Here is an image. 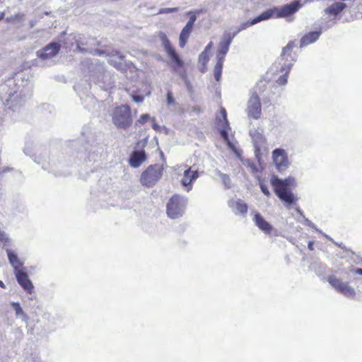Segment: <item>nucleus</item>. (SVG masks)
Returning a JSON list of instances; mask_svg holds the SVG:
<instances>
[{"mask_svg":"<svg viewBox=\"0 0 362 362\" xmlns=\"http://www.w3.org/2000/svg\"><path fill=\"white\" fill-rule=\"evenodd\" d=\"M271 184L274 193L280 200L287 205H291L294 203L296 199L291 190V187L294 185L293 178L289 177L281 180L276 177H273L271 180Z\"/></svg>","mask_w":362,"mask_h":362,"instance_id":"f257e3e1","label":"nucleus"},{"mask_svg":"<svg viewBox=\"0 0 362 362\" xmlns=\"http://www.w3.org/2000/svg\"><path fill=\"white\" fill-rule=\"evenodd\" d=\"M111 115L113 124L118 129H127L132 124V110L129 105L115 107Z\"/></svg>","mask_w":362,"mask_h":362,"instance_id":"f03ea898","label":"nucleus"},{"mask_svg":"<svg viewBox=\"0 0 362 362\" xmlns=\"http://www.w3.org/2000/svg\"><path fill=\"white\" fill-rule=\"evenodd\" d=\"M265 85L263 81H259L255 86V90L252 93L247 105V112L250 117L255 119L260 118L262 115V107L260 98L258 93L264 90Z\"/></svg>","mask_w":362,"mask_h":362,"instance_id":"7ed1b4c3","label":"nucleus"},{"mask_svg":"<svg viewBox=\"0 0 362 362\" xmlns=\"http://www.w3.org/2000/svg\"><path fill=\"white\" fill-rule=\"evenodd\" d=\"M158 36L162 42V46L167 56L170 59L173 71H178L179 69H183L185 66L184 61L180 57L178 53L172 45L165 33L160 32Z\"/></svg>","mask_w":362,"mask_h":362,"instance_id":"20e7f679","label":"nucleus"},{"mask_svg":"<svg viewBox=\"0 0 362 362\" xmlns=\"http://www.w3.org/2000/svg\"><path fill=\"white\" fill-rule=\"evenodd\" d=\"M163 173V168L159 164L150 165L142 172L140 182L144 187H152L161 178Z\"/></svg>","mask_w":362,"mask_h":362,"instance_id":"39448f33","label":"nucleus"},{"mask_svg":"<svg viewBox=\"0 0 362 362\" xmlns=\"http://www.w3.org/2000/svg\"><path fill=\"white\" fill-rule=\"evenodd\" d=\"M296 47L295 41H289L286 46L282 49L279 64H281V71L290 70L293 62L295 61V53L293 49Z\"/></svg>","mask_w":362,"mask_h":362,"instance_id":"423d86ee","label":"nucleus"},{"mask_svg":"<svg viewBox=\"0 0 362 362\" xmlns=\"http://www.w3.org/2000/svg\"><path fill=\"white\" fill-rule=\"evenodd\" d=\"M327 281L339 293L346 298H354L356 296V291L354 288L349 286L348 282H344L335 276L327 277Z\"/></svg>","mask_w":362,"mask_h":362,"instance_id":"0eeeda50","label":"nucleus"},{"mask_svg":"<svg viewBox=\"0 0 362 362\" xmlns=\"http://www.w3.org/2000/svg\"><path fill=\"white\" fill-rule=\"evenodd\" d=\"M184 204L180 195L174 194L167 204V214L171 218H177L183 213Z\"/></svg>","mask_w":362,"mask_h":362,"instance_id":"6e6552de","label":"nucleus"},{"mask_svg":"<svg viewBox=\"0 0 362 362\" xmlns=\"http://www.w3.org/2000/svg\"><path fill=\"white\" fill-rule=\"evenodd\" d=\"M272 158L276 169L279 172L286 170L290 165L286 152L282 148H276L272 151Z\"/></svg>","mask_w":362,"mask_h":362,"instance_id":"1a4fd4ad","label":"nucleus"},{"mask_svg":"<svg viewBox=\"0 0 362 362\" xmlns=\"http://www.w3.org/2000/svg\"><path fill=\"white\" fill-rule=\"evenodd\" d=\"M187 15H189V19L181 30L179 37V45L182 48L186 45L189 35L192 32L194 24L197 20V16L194 13L188 12Z\"/></svg>","mask_w":362,"mask_h":362,"instance_id":"9d476101","label":"nucleus"},{"mask_svg":"<svg viewBox=\"0 0 362 362\" xmlns=\"http://www.w3.org/2000/svg\"><path fill=\"white\" fill-rule=\"evenodd\" d=\"M61 48L59 42H51L39 50L37 53V57L41 59H47L56 56Z\"/></svg>","mask_w":362,"mask_h":362,"instance_id":"9b49d317","label":"nucleus"},{"mask_svg":"<svg viewBox=\"0 0 362 362\" xmlns=\"http://www.w3.org/2000/svg\"><path fill=\"white\" fill-rule=\"evenodd\" d=\"M199 173L197 170H192V167H188L185 170L183 176L181 179V184L186 188L187 192L192 188V184L198 178Z\"/></svg>","mask_w":362,"mask_h":362,"instance_id":"f8f14e48","label":"nucleus"},{"mask_svg":"<svg viewBox=\"0 0 362 362\" xmlns=\"http://www.w3.org/2000/svg\"><path fill=\"white\" fill-rule=\"evenodd\" d=\"M220 113L221 118L218 120L217 125L220 128V134L223 139L225 141H228V130L230 129V125L227 119V112L226 109L224 107H221L220 110Z\"/></svg>","mask_w":362,"mask_h":362,"instance_id":"ddd939ff","label":"nucleus"},{"mask_svg":"<svg viewBox=\"0 0 362 362\" xmlns=\"http://www.w3.org/2000/svg\"><path fill=\"white\" fill-rule=\"evenodd\" d=\"M14 274L18 284L21 286L24 291L28 293L31 294L33 292L34 286L27 273L23 270H21L16 272Z\"/></svg>","mask_w":362,"mask_h":362,"instance_id":"4468645a","label":"nucleus"},{"mask_svg":"<svg viewBox=\"0 0 362 362\" xmlns=\"http://www.w3.org/2000/svg\"><path fill=\"white\" fill-rule=\"evenodd\" d=\"M147 159V156L144 149L134 151L129 158V164L132 168H137Z\"/></svg>","mask_w":362,"mask_h":362,"instance_id":"2eb2a0df","label":"nucleus"},{"mask_svg":"<svg viewBox=\"0 0 362 362\" xmlns=\"http://www.w3.org/2000/svg\"><path fill=\"white\" fill-rule=\"evenodd\" d=\"M303 4L300 0H294L289 4L281 6L283 18H287L295 14L301 7Z\"/></svg>","mask_w":362,"mask_h":362,"instance_id":"dca6fc26","label":"nucleus"},{"mask_svg":"<svg viewBox=\"0 0 362 362\" xmlns=\"http://www.w3.org/2000/svg\"><path fill=\"white\" fill-rule=\"evenodd\" d=\"M235 34L233 36L230 34H227L224 36L223 40L220 42L219 48L217 52V60L221 59L224 61L225 56L229 49V46Z\"/></svg>","mask_w":362,"mask_h":362,"instance_id":"f3484780","label":"nucleus"},{"mask_svg":"<svg viewBox=\"0 0 362 362\" xmlns=\"http://www.w3.org/2000/svg\"><path fill=\"white\" fill-rule=\"evenodd\" d=\"M253 221L255 225L265 234H271L273 230L272 226L267 222L258 212L254 214Z\"/></svg>","mask_w":362,"mask_h":362,"instance_id":"a211bd4d","label":"nucleus"},{"mask_svg":"<svg viewBox=\"0 0 362 362\" xmlns=\"http://www.w3.org/2000/svg\"><path fill=\"white\" fill-rule=\"evenodd\" d=\"M346 8V4L343 2H335L329 5L327 7L324 12L325 14L329 16L336 18L338 15H339L345 8Z\"/></svg>","mask_w":362,"mask_h":362,"instance_id":"6ab92c4d","label":"nucleus"},{"mask_svg":"<svg viewBox=\"0 0 362 362\" xmlns=\"http://www.w3.org/2000/svg\"><path fill=\"white\" fill-rule=\"evenodd\" d=\"M261 21L270 18H283L281 6H274L262 12L259 15Z\"/></svg>","mask_w":362,"mask_h":362,"instance_id":"aec40b11","label":"nucleus"},{"mask_svg":"<svg viewBox=\"0 0 362 362\" xmlns=\"http://www.w3.org/2000/svg\"><path fill=\"white\" fill-rule=\"evenodd\" d=\"M108 63L117 70L123 71L127 67V64L124 62V57L119 54H112L111 58L109 59Z\"/></svg>","mask_w":362,"mask_h":362,"instance_id":"412c9836","label":"nucleus"},{"mask_svg":"<svg viewBox=\"0 0 362 362\" xmlns=\"http://www.w3.org/2000/svg\"><path fill=\"white\" fill-rule=\"evenodd\" d=\"M320 35V31H312L305 34L300 39V47H304L315 42L319 38Z\"/></svg>","mask_w":362,"mask_h":362,"instance_id":"4be33fe9","label":"nucleus"},{"mask_svg":"<svg viewBox=\"0 0 362 362\" xmlns=\"http://www.w3.org/2000/svg\"><path fill=\"white\" fill-rule=\"evenodd\" d=\"M7 253L9 262L14 269V273L22 270L23 263L19 260L18 256L11 250H8Z\"/></svg>","mask_w":362,"mask_h":362,"instance_id":"5701e85b","label":"nucleus"},{"mask_svg":"<svg viewBox=\"0 0 362 362\" xmlns=\"http://www.w3.org/2000/svg\"><path fill=\"white\" fill-rule=\"evenodd\" d=\"M22 95L21 94H18L17 92H14L9 94L8 98L6 100L5 105H7L9 108H12L18 103H20Z\"/></svg>","mask_w":362,"mask_h":362,"instance_id":"b1692460","label":"nucleus"},{"mask_svg":"<svg viewBox=\"0 0 362 362\" xmlns=\"http://www.w3.org/2000/svg\"><path fill=\"white\" fill-rule=\"evenodd\" d=\"M223 61L218 59L214 69V75L216 81H219L221 78Z\"/></svg>","mask_w":362,"mask_h":362,"instance_id":"393cba45","label":"nucleus"},{"mask_svg":"<svg viewBox=\"0 0 362 362\" xmlns=\"http://www.w3.org/2000/svg\"><path fill=\"white\" fill-rule=\"evenodd\" d=\"M261 22V19H260V17L259 16H257L256 18H255L254 19L251 20V21H248L247 22H245L243 23H242L240 25V26L239 27L238 30V32H240L241 30H243L246 28H247L248 27L250 26H252L255 24H257L258 23Z\"/></svg>","mask_w":362,"mask_h":362,"instance_id":"a878e982","label":"nucleus"},{"mask_svg":"<svg viewBox=\"0 0 362 362\" xmlns=\"http://www.w3.org/2000/svg\"><path fill=\"white\" fill-rule=\"evenodd\" d=\"M235 207L237 212L239 214L244 215L247 212V205L240 200H238V202H235Z\"/></svg>","mask_w":362,"mask_h":362,"instance_id":"bb28decb","label":"nucleus"},{"mask_svg":"<svg viewBox=\"0 0 362 362\" xmlns=\"http://www.w3.org/2000/svg\"><path fill=\"white\" fill-rule=\"evenodd\" d=\"M150 119V116L148 114H143L140 116V117L136 120V125H143L146 123Z\"/></svg>","mask_w":362,"mask_h":362,"instance_id":"cd10ccee","label":"nucleus"},{"mask_svg":"<svg viewBox=\"0 0 362 362\" xmlns=\"http://www.w3.org/2000/svg\"><path fill=\"white\" fill-rule=\"evenodd\" d=\"M209 60V53L202 52L199 57V62L205 66Z\"/></svg>","mask_w":362,"mask_h":362,"instance_id":"c85d7f7f","label":"nucleus"},{"mask_svg":"<svg viewBox=\"0 0 362 362\" xmlns=\"http://www.w3.org/2000/svg\"><path fill=\"white\" fill-rule=\"evenodd\" d=\"M179 11V8L174 7V8H162L159 9L158 13V14H165V13H175Z\"/></svg>","mask_w":362,"mask_h":362,"instance_id":"c756f323","label":"nucleus"},{"mask_svg":"<svg viewBox=\"0 0 362 362\" xmlns=\"http://www.w3.org/2000/svg\"><path fill=\"white\" fill-rule=\"evenodd\" d=\"M11 305L13 308L17 315H25V313L23 312L19 303H13Z\"/></svg>","mask_w":362,"mask_h":362,"instance_id":"7c9ffc66","label":"nucleus"},{"mask_svg":"<svg viewBox=\"0 0 362 362\" xmlns=\"http://www.w3.org/2000/svg\"><path fill=\"white\" fill-rule=\"evenodd\" d=\"M167 104L168 105H175V100L173 97V93L170 90H168L166 95Z\"/></svg>","mask_w":362,"mask_h":362,"instance_id":"2f4dec72","label":"nucleus"},{"mask_svg":"<svg viewBox=\"0 0 362 362\" xmlns=\"http://www.w3.org/2000/svg\"><path fill=\"white\" fill-rule=\"evenodd\" d=\"M284 71H286L285 74L281 76H280L279 78V79L277 80V83L279 85H284L287 82V75H288V72L289 71V70L285 69Z\"/></svg>","mask_w":362,"mask_h":362,"instance_id":"473e14b6","label":"nucleus"},{"mask_svg":"<svg viewBox=\"0 0 362 362\" xmlns=\"http://www.w3.org/2000/svg\"><path fill=\"white\" fill-rule=\"evenodd\" d=\"M23 16H24V15L22 14V13H17V14L10 17V18H7L6 19V22H10V21H16V20L21 21V20L23 19Z\"/></svg>","mask_w":362,"mask_h":362,"instance_id":"72a5a7b5","label":"nucleus"},{"mask_svg":"<svg viewBox=\"0 0 362 362\" xmlns=\"http://www.w3.org/2000/svg\"><path fill=\"white\" fill-rule=\"evenodd\" d=\"M259 185H260V188H261L262 193L264 195H266L267 197H269L270 192L269 191L267 186L265 184H264L262 182H260Z\"/></svg>","mask_w":362,"mask_h":362,"instance_id":"f704fd0d","label":"nucleus"},{"mask_svg":"<svg viewBox=\"0 0 362 362\" xmlns=\"http://www.w3.org/2000/svg\"><path fill=\"white\" fill-rule=\"evenodd\" d=\"M13 170V168L8 167V166L0 168V176H1L2 175H4L6 173L11 172Z\"/></svg>","mask_w":362,"mask_h":362,"instance_id":"c9c22d12","label":"nucleus"},{"mask_svg":"<svg viewBox=\"0 0 362 362\" xmlns=\"http://www.w3.org/2000/svg\"><path fill=\"white\" fill-rule=\"evenodd\" d=\"M350 272L354 274H358L362 276V268H351Z\"/></svg>","mask_w":362,"mask_h":362,"instance_id":"e433bc0d","label":"nucleus"},{"mask_svg":"<svg viewBox=\"0 0 362 362\" xmlns=\"http://www.w3.org/2000/svg\"><path fill=\"white\" fill-rule=\"evenodd\" d=\"M132 99L134 101L136 102V103H141L144 101V96L142 95H132Z\"/></svg>","mask_w":362,"mask_h":362,"instance_id":"4c0bfd02","label":"nucleus"},{"mask_svg":"<svg viewBox=\"0 0 362 362\" xmlns=\"http://www.w3.org/2000/svg\"><path fill=\"white\" fill-rule=\"evenodd\" d=\"M213 46V42H210L206 46V47L204 48V51L203 52H206L207 53L209 52L211 48Z\"/></svg>","mask_w":362,"mask_h":362,"instance_id":"58836bf2","label":"nucleus"},{"mask_svg":"<svg viewBox=\"0 0 362 362\" xmlns=\"http://www.w3.org/2000/svg\"><path fill=\"white\" fill-rule=\"evenodd\" d=\"M313 245H314V241L308 242V247L309 250L313 251L314 250Z\"/></svg>","mask_w":362,"mask_h":362,"instance_id":"ea45409f","label":"nucleus"},{"mask_svg":"<svg viewBox=\"0 0 362 362\" xmlns=\"http://www.w3.org/2000/svg\"><path fill=\"white\" fill-rule=\"evenodd\" d=\"M95 54H98V55H102V54H105V51L100 50V49H96V50H95Z\"/></svg>","mask_w":362,"mask_h":362,"instance_id":"a19ab883","label":"nucleus"},{"mask_svg":"<svg viewBox=\"0 0 362 362\" xmlns=\"http://www.w3.org/2000/svg\"><path fill=\"white\" fill-rule=\"evenodd\" d=\"M192 110L197 113L201 112V107L199 106L193 107Z\"/></svg>","mask_w":362,"mask_h":362,"instance_id":"79ce46f5","label":"nucleus"},{"mask_svg":"<svg viewBox=\"0 0 362 362\" xmlns=\"http://www.w3.org/2000/svg\"><path fill=\"white\" fill-rule=\"evenodd\" d=\"M0 287L2 288H6V286H5L4 283L2 281H0Z\"/></svg>","mask_w":362,"mask_h":362,"instance_id":"37998d69","label":"nucleus"},{"mask_svg":"<svg viewBox=\"0 0 362 362\" xmlns=\"http://www.w3.org/2000/svg\"><path fill=\"white\" fill-rule=\"evenodd\" d=\"M4 16H5V13H4V12H1V13H0V21H1V19H3V18H4Z\"/></svg>","mask_w":362,"mask_h":362,"instance_id":"c03bdc74","label":"nucleus"}]
</instances>
